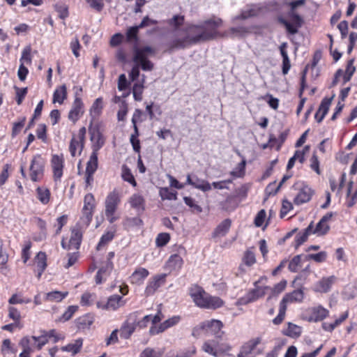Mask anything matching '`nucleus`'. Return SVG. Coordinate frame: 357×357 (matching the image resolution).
I'll return each mask as SVG.
<instances>
[{
    "instance_id": "nucleus-52",
    "label": "nucleus",
    "mask_w": 357,
    "mask_h": 357,
    "mask_svg": "<svg viewBox=\"0 0 357 357\" xmlns=\"http://www.w3.org/2000/svg\"><path fill=\"white\" fill-rule=\"evenodd\" d=\"M287 282L286 280H282L280 282L275 284L272 288L271 295L268 297V301L271 300L273 297H275L281 294L287 287Z\"/></svg>"
},
{
    "instance_id": "nucleus-13",
    "label": "nucleus",
    "mask_w": 357,
    "mask_h": 357,
    "mask_svg": "<svg viewBox=\"0 0 357 357\" xmlns=\"http://www.w3.org/2000/svg\"><path fill=\"white\" fill-rule=\"evenodd\" d=\"M354 61V59H351L347 61L344 70L340 68L336 70L330 87H334L336 86L340 78L342 79V84H345L351 80L356 71Z\"/></svg>"
},
{
    "instance_id": "nucleus-5",
    "label": "nucleus",
    "mask_w": 357,
    "mask_h": 357,
    "mask_svg": "<svg viewBox=\"0 0 357 357\" xmlns=\"http://www.w3.org/2000/svg\"><path fill=\"white\" fill-rule=\"evenodd\" d=\"M305 3V0H296L291 1L288 3L291 10L288 13V17L291 22L287 21L283 17H278V21L280 24L284 25L287 29L288 33L294 35L298 33L299 28H301L303 24V18L296 13L295 9Z\"/></svg>"
},
{
    "instance_id": "nucleus-36",
    "label": "nucleus",
    "mask_w": 357,
    "mask_h": 357,
    "mask_svg": "<svg viewBox=\"0 0 357 357\" xmlns=\"http://www.w3.org/2000/svg\"><path fill=\"white\" fill-rule=\"evenodd\" d=\"M314 227V222H311L310 225L303 230L298 232L295 237L294 247L298 248L303 243H304L308 238L310 234H312V229Z\"/></svg>"
},
{
    "instance_id": "nucleus-26",
    "label": "nucleus",
    "mask_w": 357,
    "mask_h": 357,
    "mask_svg": "<svg viewBox=\"0 0 357 357\" xmlns=\"http://www.w3.org/2000/svg\"><path fill=\"white\" fill-rule=\"evenodd\" d=\"M333 96L331 98L325 97L322 99L318 110L315 113L314 118L318 123H321L327 114Z\"/></svg>"
},
{
    "instance_id": "nucleus-39",
    "label": "nucleus",
    "mask_w": 357,
    "mask_h": 357,
    "mask_svg": "<svg viewBox=\"0 0 357 357\" xmlns=\"http://www.w3.org/2000/svg\"><path fill=\"white\" fill-rule=\"evenodd\" d=\"M68 93L66 84H62L56 88L53 93L52 101L54 103L58 102L63 104L64 100L67 98Z\"/></svg>"
},
{
    "instance_id": "nucleus-24",
    "label": "nucleus",
    "mask_w": 357,
    "mask_h": 357,
    "mask_svg": "<svg viewBox=\"0 0 357 357\" xmlns=\"http://www.w3.org/2000/svg\"><path fill=\"white\" fill-rule=\"evenodd\" d=\"M337 278L335 275L324 277L316 283L314 291L321 294L328 293L331 291L333 285L337 282Z\"/></svg>"
},
{
    "instance_id": "nucleus-22",
    "label": "nucleus",
    "mask_w": 357,
    "mask_h": 357,
    "mask_svg": "<svg viewBox=\"0 0 357 357\" xmlns=\"http://www.w3.org/2000/svg\"><path fill=\"white\" fill-rule=\"evenodd\" d=\"M332 217L333 213L331 212L327 213L324 215L317 224L315 228L313 227L312 233L313 234H317L319 236L326 235L330 230L328 222L331 220Z\"/></svg>"
},
{
    "instance_id": "nucleus-17",
    "label": "nucleus",
    "mask_w": 357,
    "mask_h": 357,
    "mask_svg": "<svg viewBox=\"0 0 357 357\" xmlns=\"http://www.w3.org/2000/svg\"><path fill=\"white\" fill-rule=\"evenodd\" d=\"M167 274L160 273L151 276L146 283L144 294L146 297L153 296L167 282Z\"/></svg>"
},
{
    "instance_id": "nucleus-38",
    "label": "nucleus",
    "mask_w": 357,
    "mask_h": 357,
    "mask_svg": "<svg viewBox=\"0 0 357 357\" xmlns=\"http://www.w3.org/2000/svg\"><path fill=\"white\" fill-rule=\"evenodd\" d=\"M183 265V260L182 257L178 255H172L166 263V267L170 271H178Z\"/></svg>"
},
{
    "instance_id": "nucleus-64",
    "label": "nucleus",
    "mask_w": 357,
    "mask_h": 357,
    "mask_svg": "<svg viewBox=\"0 0 357 357\" xmlns=\"http://www.w3.org/2000/svg\"><path fill=\"white\" fill-rule=\"evenodd\" d=\"M162 352L151 347H146L140 354L139 357H162Z\"/></svg>"
},
{
    "instance_id": "nucleus-19",
    "label": "nucleus",
    "mask_w": 357,
    "mask_h": 357,
    "mask_svg": "<svg viewBox=\"0 0 357 357\" xmlns=\"http://www.w3.org/2000/svg\"><path fill=\"white\" fill-rule=\"evenodd\" d=\"M50 165L53 173V179L54 181H60L63 174L64 157L61 153L60 155H52Z\"/></svg>"
},
{
    "instance_id": "nucleus-63",
    "label": "nucleus",
    "mask_w": 357,
    "mask_h": 357,
    "mask_svg": "<svg viewBox=\"0 0 357 357\" xmlns=\"http://www.w3.org/2000/svg\"><path fill=\"white\" fill-rule=\"evenodd\" d=\"M160 195L162 199L176 200L177 192L170 190L168 188H162L160 190Z\"/></svg>"
},
{
    "instance_id": "nucleus-28",
    "label": "nucleus",
    "mask_w": 357,
    "mask_h": 357,
    "mask_svg": "<svg viewBox=\"0 0 357 357\" xmlns=\"http://www.w3.org/2000/svg\"><path fill=\"white\" fill-rule=\"evenodd\" d=\"M231 220L226 218L223 220L212 232V237L215 238L222 237L227 235L231 227Z\"/></svg>"
},
{
    "instance_id": "nucleus-3",
    "label": "nucleus",
    "mask_w": 357,
    "mask_h": 357,
    "mask_svg": "<svg viewBox=\"0 0 357 357\" xmlns=\"http://www.w3.org/2000/svg\"><path fill=\"white\" fill-rule=\"evenodd\" d=\"M188 291L192 301L199 308L215 310L222 307L225 304L221 298L209 294L198 284L191 285Z\"/></svg>"
},
{
    "instance_id": "nucleus-7",
    "label": "nucleus",
    "mask_w": 357,
    "mask_h": 357,
    "mask_svg": "<svg viewBox=\"0 0 357 357\" xmlns=\"http://www.w3.org/2000/svg\"><path fill=\"white\" fill-rule=\"evenodd\" d=\"M304 298V292L303 289H298L286 294L279 304L278 314L273 319V324L278 326L284 320L287 304L292 303H301Z\"/></svg>"
},
{
    "instance_id": "nucleus-58",
    "label": "nucleus",
    "mask_w": 357,
    "mask_h": 357,
    "mask_svg": "<svg viewBox=\"0 0 357 357\" xmlns=\"http://www.w3.org/2000/svg\"><path fill=\"white\" fill-rule=\"evenodd\" d=\"M31 339L34 340L37 344H36V348L37 350H41L42 348L48 343L49 342V337L47 336V334L46 333V331H43V334L40 336H31Z\"/></svg>"
},
{
    "instance_id": "nucleus-51",
    "label": "nucleus",
    "mask_w": 357,
    "mask_h": 357,
    "mask_svg": "<svg viewBox=\"0 0 357 357\" xmlns=\"http://www.w3.org/2000/svg\"><path fill=\"white\" fill-rule=\"evenodd\" d=\"M139 29L137 26L129 27L126 33V42L137 43L139 40L138 33Z\"/></svg>"
},
{
    "instance_id": "nucleus-6",
    "label": "nucleus",
    "mask_w": 357,
    "mask_h": 357,
    "mask_svg": "<svg viewBox=\"0 0 357 357\" xmlns=\"http://www.w3.org/2000/svg\"><path fill=\"white\" fill-rule=\"evenodd\" d=\"M122 195L117 188H114L107 195L104 205L105 215L107 221L112 224L119 219L117 210L121 203Z\"/></svg>"
},
{
    "instance_id": "nucleus-48",
    "label": "nucleus",
    "mask_w": 357,
    "mask_h": 357,
    "mask_svg": "<svg viewBox=\"0 0 357 357\" xmlns=\"http://www.w3.org/2000/svg\"><path fill=\"white\" fill-rule=\"evenodd\" d=\"M146 120V115L140 109H135L132 116V123L134 130H139L138 123H142Z\"/></svg>"
},
{
    "instance_id": "nucleus-12",
    "label": "nucleus",
    "mask_w": 357,
    "mask_h": 357,
    "mask_svg": "<svg viewBox=\"0 0 357 357\" xmlns=\"http://www.w3.org/2000/svg\"><path fill=\"white\" fill-rule=\"evenodd\" d=\"M86 129L82 127L77 135H73L69 144V151L72 157L80 155L84 150L86 141Z\"/></svg>"
},
{
    "instance_id": "nucleus-35",
    "label": "nucleus",
    "mask_w": 357,
    "mask_h": 357,
    "mask_svg": "<svg viewBox=\"0 0 357 357\" xmlns=\"http://www.w3.org/2000/svg\"><path fill=\"white\" fill-rule=\"evenodd\" d=\"M35 263L36 264V271H37V277L38 278H40L42 274L45 271L47 264V255L44 252H39L35 257Z\"/></svg>"
},
{
    "instance_id": "nucleus-40",
    "label": "nucleus",
    "mask_w": 357,
    "mask_h": 357,
    "mask_svg": "<svg viewBox=\"0 0 357 357\" xmlns=\"http://www.w3.org/2000/svg\"><path fill=\"white\" fill-rule=\"evenodd\" d=\"M287 47V45L286 43H283L280 46V51L281 56L282 57V73L284 75H287L288 73V72L289 71L290 68H291L290 60H289L287 52L286 50Z\"/></svg>"
},
{
    "instance_id": "nucleus-43",
    "label": "nucleus",
    "mask_w": 357,
    "mask_h": 357,
    "mask_svg": "<svg viewBox=\"0 0 357 357\" xmlns=\"http://www.w3.org/2000/svg\"><path fill=\"white\" fill-rule=\"evenodd\" d=\"M116 234V229H113L112 230L106 231L100 237V239L97 244L96 250H100L102 248H104L106 245H107L109 242H111Z\"/></svg>"
},
{
    "instance_id": "nucleus-4",
    "label": "nucleus",
    "mask_w": 357,
    "mask_h": 357,
    "mask_svg": "<svg viewBox=\"0 0 357 357\" xmlns=\"http://www.w3.org/2000/svg\"><path fill=\"white\" fill-rule=\"evenodd\" d=\"M154 50L150 46L135 48L134 50L133 61L135 65L132 68L129 77L131 81L137 80L139 76V66L144 71H150L153 68V63L148 59V54H153Z\"/></svg>"
},
{
    "instance_id": "nucleus-60",
    "label": "nucleus",
    "mask_w": 357,
    "mask_h": 357,
    "mask_svg": "<svg viewBox=\"0 0 357 357\" xmlns=\"http://www.w3.org/2000/svg\"><path fill=\"white\" fill-rule=\"evenodd\" d=\"M183 201L185 204L190 208L192 213H200L202 212V206L197 204L195 200L191 197H184Z\"/></svg>"
},
{
    "instance_id": "nucleus-23",
    "label": "nucleus",
    "mask_w": 357,
    "mask_h": 357,
    "mask_svg": "<svg viewBox=\"0 0 357 357\" xmlns=\"http://www.w3.org/2000/svg\"><path fill=\"white\" fill-rule=\"evenodd\" d=\"M181 321V317L178 315L173 316L172 317L165 320L161 323L158 326H152L150 328L149 332L152 335L159 334L164 332L165 330L170 327L176 325Z\"/></svg>"
},
{
    "instance_id": "nucleus-44",
    "label": "nucleus",
    "mask_w": 357,
    "mask_h": 357,
    "mask_svg": "<svg viewBox=\"0 0 357 357\" xmlns=\"http://www.w3.org/2000/svg\"><path fill=\"white\" fill-rule=\"evenodd\" d=\"M83 340L82 338L77 339L73 343H69L63 347L61 350L63 351L70 352L73 355L78 354L82 347Z\"/></svg>"
},
{
    "instance_id": "nucleus-25",
    "label": "nucleus",
    "mask_w": 357,
    "mask_h": 357,
    "mask_svg": "<svg viewBox=\"0 0 357 357\" xmlns=\"http://www.w3.org/2000/svg\"><path fill=\"white\" fill-rule=\"evenodd\" d=\"M261 339L256 337L245 342L241 347L237 357H255L252 356V351L256 349L257 346L260 344Z\"/></svg>"
},
{
    "instance_id": "nucleus-15",
    "label": "nucleus",
    "mask_w": 357,
    "mask_h": 357,
    "mask_svg": "<svg viewBox=\"0 0 357 357\" xmlns=\"http://www.w3.org/2000/svg\"><path fill=\"white\" fill-rule=\"evenodd\" d=\"M83 238V232L79 227L76 226L70 229V237L68 242L63 238L61 247L65 250H79Z\"/></svg>"
},
{
    "instance_id": "nucleus-16",
    "label": "nucleus",
    "mask_w": 357,
    "mask_h": 357,
    "mask_svg": "<svg viewBox=\"0 0 357 357\" xmlns=\"http://www.w3.org/2000/svg\"><path fill=\"white\" fill-rule=\"evenodd\" d=\"M96 204L95 197L92 193H87L84 197V206L82 209L81 220L89 226L92 221Z\"/></svg>"
},
{
    "instance_id": "nucleus-27",
    "label": "nucleus",
    "mask_w": 357,
    "mask_h": 357,
    "mask_svg": "<svg viewBox=\"0 0 357 357\" xmlns=\"http://www.w3.org/2000/svg\"><path fill=\"white\" fill-rule=\"evenodd\" d=\"M218 206L222 211L231 212L238 207V203L234 195L228 194L226 195L225 200L219 202Z\"/></svg>"
},
{
    "instance_id": "nucleus-30",
    "label": "nucleus",
    "mask_w": 357,
    "mask_h": 357,
    "mask_svg": "<svg viewBox=\"0 0 357 357\" xmlns=\"http://www.w3.org/2000/svg\"><path fill=\"white\" fill-rule=\"evenodd\" d=\"M95 321V316L92 313H86L75 319L76 327L79 330L89 329Z\"/></svg>"
},
{
    "instance_id": "nucleus-46",
    "label": "nucleus",
    "mask_w": 357,
    "mask_h": 357,
    "mask_svg": "<svg viewBox=\"0 0 357 357\" xmlns=\"http://www.w3.org/2000/svg\"><path fill=\"white\" fill-rule=\"evenodd\" d=\"M144 77L142 79L141 82H136L133 84L132 86V95L134 100L135 101H141L143 98V92L144 89Z\"/></svg>"
},
{
    "instance_id": "nucleus-61",
    "label": "nucleus",
    "mask_w": 357,
    "mask_h": 357,
    "mask_svg": "<svg viewBox=\"0 0 357 357\" xmlns=\"http://www.w3.org/2000/svg\"><path fill=\"white\" fill-rule=\"evenodd\" d=\"M68 221V215H62L58 217L56 220V224L54 225L56 227L55 230V236H57L61 234L63 227L67 224Z\"/></svg>"
},
{
    "instance_id": "nucleus-56",
    "label": "nucleus",
    "mask_w": 357,
    "mask_h": 357,
    "mask_svg": "<svg viewBox=\"0 0 357 357\" xmlns=\"http://www.w3.org/2000/svg\"><path fill=\"white\" fill-rule=\"evenodd\" d=\"M135 330V327L128 322H125L121 326L120 330V335L122 338L128 339Z\"/></svg>"
},
{
    "instance_id": "nucleus-55",
    "label": "nucleus",
    "mask_w": 357,
    "mask_h": 357,
    "mask_svg": "<svg viewBox=\"0 0 357 357\" xmlns=\"http://www.w3.org/2000/svg\"><path fill=\"white\" fill-rule=\"evenodd\" d=\"M246 161L245 159L239 162L236 168L229 172V174L234 178H243L245 174Z\"/></svg>"
},
{
    "instance_id": "nucleus-8",
    "label": "nucleus",
    "mask_w": 357,
    "mask_h": 357,
    "mask_svg": "<svg viewBox=\"0 0 357 357\" xmlns=\"http://www.w3.org/2000/svg\"><path fill=\"white\" fill-rule=\"evenodd\" d=\"M224 324L222 321L218 319H212L201 322L197 327L192 330V335L197 337L199 335L201 331H205L208 334L213 335L216 339H222L225 335L222 331Z\"/></svg>"
},
{
    "instance_id": "nucleus-11",
    "label": "nucleus",
    "mask_w": 357,
    "mask_h": 357,
    "mask_svg": "<svg viewBox=\"0 0 357 357\" xmlns=\"http://www.w3.org/2000/svg\"><path fill=\"white\" fill-rule=\"evenodd\" d=\"M45 160L40 154L33 156L29 166V177L33 182L43 180L45 173Z\"/></svg>"
},
{
    "instance_id": "nucleus-59",
    "label": "nucleus",
    "mask_w": 357,
    "mask_h": 357,
    "mask_svg": "<svg viewBox=\"0 0 357 357\" xmlns=\"http://www.w3.org/2000/svg\"><path fill=\"white\" fill-rule=\"evenodd\" d=\"M79 307L77 305H70L68 307L66 310L63 314L59 318V321L61 322H66L70 320L75 313L78 310Z\"/></svg>"
},
{
    "instance_id": "nucleus-62",
    "label": "nucleus",
    "mask_w": 357,
    "mask_h": 357,
    "mask_svg": "<svg viewBox=\"0 0 357 357\" xmlns=\"http://www.w3.org/2000/svg\"><path fill=\"white\" fill-rule=\"evenodd\" d=\"M185 21V16L182 15H174L171 19L167 20V24L175 29L181 26Z\"/></svg>"
},
{
    "instance_id": "nucleus-41",
    "label": "nucleus",
    "mask_w": 357,
    "mask_h": 357,
    "mask_svg": "<svg viewBox=\"0 0 357 357\" xmlns=\"http://www.w3.org/2000/svg\"><path fill=\"white\" fill-rule=\"evenodd\" d=\"M68 295V291H52L45 294V301L59 303L62 301Z\"/></svg>"
},
{
    "instance_id": "nucleus-49",
    "label": "nucleus",
    "mask_w": 357,
    "mask_h": 357,
    "mask_svg": "<svg viewBox=\"0 0 357 357\" xmlns=\"http://www.w3.org/2000/svg\"><path fill=\"white\" fill-rule=\"evenodd\" d=\"M19 344L22 348V351L19 355L31 357V354L33 352V349L30 347V338L29 337H22Z\"/></svg>"
},
{
    "instance_id": "nucleus-14",
    "label": "nucleus",
    "mask_w": 357,
    "mask_h": 357,
    "mask_svg": "<svg viewBox=\"0 0 357 357\" xmlns=\"http://www.w3.org/2000/svg\"><path fill=\"white\" fill-rule=\"evenodd\" d=\"M292 188L298 190L294 199V203L296 205H301L310 202L314 195V190L303 181L296 182Z\"/></svg>"
},
{
    "instance_id": "nucleus-29",
    "label": "nucleus",
    "mask_w": 357,
    "mask_h": 357,
    "mask_svg": "<svg viewBox=\"0 0 357 357\" xmlns=\"http://www.w3.org/2000/svg\"><path fill=\"white\" fill-rule=\"evenodd\" d=\"M149 275V271L143 267L137 268L130 276V282L133 284H141Z\"/></svg>"
},
{
    "instance_id": "nucleus-32",
    "label": "nucleus",
    "mask_w": 357,
    "mask_h": 357,
    "mask_svg": "<svg viewBox=\"0 0 357 357\" xmlns=\"http://www.w3.org/2000/svg\"><path fill=\"white\" fill-rule=\"evenodd\" d=\"M329 315V311L322 305H318L311 309L310 320L318 322L324 320Z\"/></svg>"
},
{
    "instance_id": "nucleus-50",
    "label": "nucleus",
    "mask_w": 357,
    "mask_h": 357,
    "mask_svg": "<svg viewBox=\"0 0 357 357\" xmlns=\"http://www.w3.org/2000/svg\"><path fill=\"white\" fill-rule=\"evenodd\" d=\"M283 334L292 338H297L301 335V328L298 326L289 322L287 328L283 332Z\"/></svg>"
},
{
    "instance_id": "nucleus-54",
    "label": "nucleus",
    "mask_w": 357,
    "mask_h": 357,
    "mask_svg": "<svg viewBox=\"0 0 357 357\" xmlns=\"http://www.w3.org/2000/svg\"><path fill=\"white\" fill-rule=\"evenodd\" d=\"M143 221L138 217L129 218L127 217L123 222V226L125 229L129 230L135 227L142 225Z\"/></svg>"
},
{
    "instance_id": "nucleus-20",
    "label": "nucleus",
    "mask_w": 357,
    "mask_h": 357,
    "mask_svg": "<svg viewBox=\"0 0 357 357\" xmlns=\"http://www.w3.org/2000/svg\"><path fill=\"white\" fill-rule=\"evenodd\" d=\"M126 303V300H124L121 296L114 294L108 298L106 303L98 302L97 307L102 310L115 311L121 307L124 306Z\"/></svg>"
},
{
    "instance_id": "nucleus-31",
    "label": "nucleus",
    "mask_w": 357,
    "mask_h": 357,
    "mask_svg": "<svg viewBox=\"0 0 357 357\" xmlns=\"http://www.w3.org/2000/svg\"><path fill=\"white\" fill-rule=\"evenodd\" d=\"M128 202L130 206L138 212H143L145 210L146 201L139 193L132 195L128 199Z\"/></svg>"
},
{
    "instance_id": "nucleus-47",
    "label": "nucleus",
    "mask_w": 357,
    "mask_h": 357,
    "mask_svg": "<svg viewBox=\"0 0 357 357\" xmlns=\"http://www.w3.org/2000/svg\"><path fill=\"white\" fill-rule=\"evenodd\" d=\"M354 183L350 181L347 186V197L346 204L347 207L354 206L357 202V187L354 192H351Z\"/></svg>"
},
{
    "instance_id": "nucleus-21",
    "label": "nucleus",
    "mask_w": 357,
    "mask_h": 357,
    "mask_svg": "<svg viewBox=\"0 0 357 357\" xmlns=\"http://www.w3.org/2000/svg\"><path fill=\"white\" fill-rule=\"evenodd\" d=\"M265 8L259 5H252L249 8L243 10L234 17V20H245L251 17H256L264 13Z\"/></svg>"
},
{
    "instance_id": "nucleus-33",
    "label": "nucleus",
    "mask_w": 357,
    "mask_h": 357,
    "mask_svg": "<svg viewBox=\"0 0 357 357\" xmlns=\"http://www.w3.org/2000/svg\"><path fill=\"white\" fill-rule=\"evenodd\" d=\"M36 197L43 205H48L52 199L50 190L45 186H38L36 188Z\"/></svg>"
},
{
    "instance_id": "nucleus-10",
    "label": "nucleus",
    "mask_w": 357,
    "mask_h": 357,
    "mask_svg": "<svg viewBox=\"0 0 357 357\" xmlns=\"http://www.w3.org/2000/svg\"><path fill=\"white\" fill-rule=\"evenodd\" d=\"M218 340H207L204 341L202 346V351L214 357H219L231 349V347L229 344L220 342Z\"/></svg>"
},
{
    "instance_id": "nucleus-37",
    "label": "nucleus",
    "mask_w": 357,
    "mask_h": 357,
    "mask_svg": "<svg viewBox=\"0 0 357 357\" xmlns=\"http://www.w3.org/2000/svg\"><path fill=\"white\" fill-rule=\"evenodd\" d=\"M255 248L250 247L243 252L241 261L242 264L247 267H251L257 263L255 255Z\"/></svg>"
},
{
    "instance_id": "nucleus-1",
    "label": "nucleus",
    "mask_w": 357,
    "mask_h": 357,
    "mask_svg": "<svg viewBox=\"0 0 357 357\" xmlns=\"http://www.w3.org/2000/svg\"><path fill=\"white\" fill-rule=\"evenodd\" d=\"M223 24V20L215 15L202 22L200 24H188L183 31L185 36L176 38L168 44V51L176 49H185L200 42L213 40L218 38L229 37L227 31H220L219 28Z\"/></svg>"
},
{
    "instance_id": "nucleus-9",
    "label": "nucleus",
    "mask_w": 357,
    "mask_h": 357,
    "mask_svg": "<svg viewBox=\"0 0 357 357\" xmlns=\"http://www.w3.org/2000/svg\"><path fill=\"white\" fill-rule=\"evenodd\" d=\"M260 280L254 282L255 288L249 290L247 294L237 299L236 302V306L246 305L249 303L257 301L258 299L263 298L266 291L270 289L268 286H259Z\"/></svg>"
},
{
    "instance_id": "nucleus-2",
    "label": "nucleus",
    "mask_w": 357,
    "mask_h": 357,
    "mask_svg": "<svg viewBox=\"0 0 357 357\" xmlns=\"http://www.w3.org/2000/svg\"><path fill=\"white\" fill-rule=\"evenodd\" d=\"M89 133L90 135L91 153L86 162V167L84 172L85 189L91 187L93 183V175L98 168V154L99 151L105 144L106 139L101 132L98 126H89Z\"/></svg>"
},
{
    "instance_id": "nucleus-42",
    "label": "nucleus",
    "mask_w": 357,
    "mask_h": 357,
    "mask_svg": "<svg viewBox=\"0 0 357 357\" xmlns=\"http://www.w3.org/2000/svg\"><path fill=\"white\" fill-rule=\"evenodd\" d=\"M103 109V99L100 97L95 100L89 109L90 116L95 119L102 114Z\"/></svg>"
},
{
    "instance_id": "nucleus-34",
    "label": "nucleus",
    "mask_w": 357,
    "mask_h": 357,
    "mask_svg": "<svg viewBox=\"0 0 357 357\" xmlns=\"http://www.w3.org/2000/svg\"><path fill=\"white\" fill-rule=\"evenodd\" d=\"M114 269V264H105L99 268L96 275V283L102 284L105 282Z\"/></svg>"
},
{
    "instance_id": "nucleus-53",
    "label": "nucleus",
    "mask_w": 357,
    "mask_h": 357,
    "mask_svg": "<svg viewBox=\"0 0 357 357\" xmlns=\"http://www.w3.org/2000/svg\"><path fill=\"white\" fill-rule=\"evenodd\" d=\"M192 187L199 189L203 192H208L211 190V185L206 180L194 176Z\"/></svg>"
},
{
    "instance_id": "nucleus-18",
    "label": "nucleus",
    "mask_w": 357,
    "mask_h": 357,
    "mask_svg": "<svg viewBox=\"0 0 357 357\" xmlns=\"http://www.w3.org/2000/svg\"><path fill=\"white\" fill-rule=\"evenodd\" d=\"M79 93H75V98L68 115V119L75 123L84 113V105Z\"/></svg>"
},
{
    "instance_id": "nucleus-57",
    "label": "nucleus",
    "mask_w": 357,
    "mask_h": 357,
    "mask_svg": "<svg viewBox=\"0 0 357 357\" xmlns=\"http://www.w3.org/2000/svg\"><path fill=\"white\" fill-rule=\"evenodd\" d=\"M20 63L23 65H31L32 63V55H31V47L30 45L26 46L22 52V56L20 59Z\"/></svg>"
},
{
    "instance_id": "nucleus-45",
    "label": "nucleus",
    "mask_w": 357,
    "mask_h": 357,
    "mask_svg": "<svg viewBox=\"0 0 357 357\" xmlns=\"http://www.w3.org/2000/svg\"><path fill=\"white\" fill-rule=\"evenodd\" d=\"M121 178L124 181L129 183L132 187H136L137 185L130 169L126 165H123L122 166Z\"/></svg>"
}]
</instances>
